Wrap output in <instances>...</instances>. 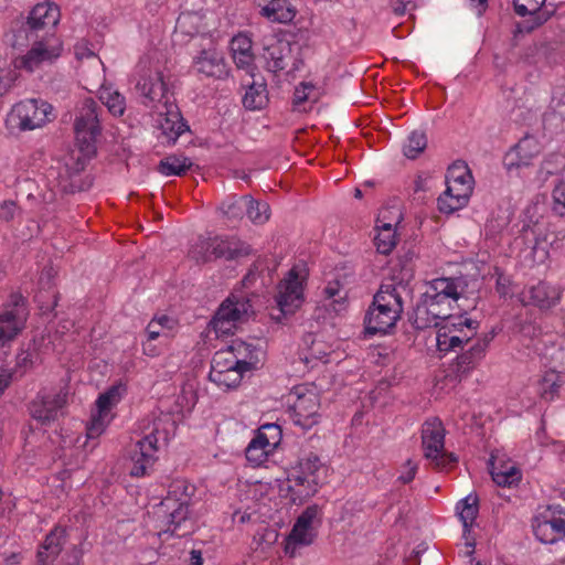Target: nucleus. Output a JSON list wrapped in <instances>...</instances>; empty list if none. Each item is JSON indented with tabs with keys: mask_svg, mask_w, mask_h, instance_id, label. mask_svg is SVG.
<instances>
[{
	"mask_svg": "<svg viewBox=\"0 0 565 565\" xmlns=\"http://www.w3.org/2000/svg\"><path fill=\"white\" fill-rule=\"evenodd\" d=\"M151 321H158L160 322V328L163 330V329H167V330H172L173 329V326L175 324V321L173 319H171L170 317L163 315L161 317H154Z\"/></svg>",
	"mask_w": 565,
	"mask_h": 565,
	"instance_id": "nucleus-64",
	"label": "nucleus"
},
{
	"mask_svg": "<svg viewBox=\"0 0 565 565\" xmlns=\"http://www.w3.org/2000/svg\"><path fill=\"white\" fill-rule=\"evenodd\" d=\"M66 543V530L55 526L41 544L36 558L40 565H54Z\"/></svg>",
	"mask_w": 565,
	"mask_h": 565,
	"instance_id": "nucleus-20",
	"label": "nucleus"
},
{
	"mask_svg": "<svg viewBox=\"0 0 565 565\" xmlns=\"http://www.w3.org/2000/svg\"><path fill=\"white\" fill-rule=\"evenodd\" d=\"M125 386L113 385L106 392L100 394L96 401V411L92 414L90 422L86 427L87 438H97L104 431L108 416L113 406H115L121 399Z\"/></svg>",
	"mask_w": 565,
	"mask_h": 565,
	"instance_id": "nucleus-10",
	"label": "nucleus"
},
{
	"mask_svg": "<svg viewBox=\"0 0 565 565\" xmlns=\"http://www.w3.org/2000/svg\"><path fill=\"white\" fill-rule=\"evenodd\" d=\"M550 109L551 113L548 115L556 116L561 120L565 119V90L562 88L555 90L550 104Z\"/></svg>",
	"mask_w": 565,
	"mask_h": 565,
	"instance_id": "nucleus-52",
	"label": "nucleus"
},
{
	"mask_svg": "<svg viewBox=\"0 0 565 565\" xmlns=\"http://www.w3.org/2000/svg\"><path fill=\"white\" fill-rule=\"evenodd\" d=\"M231 51L234 63L238 68L248 73L254 68L255 56L252 52V40L244 34L234 36L231 41Z\"/></svg>",
	"mask_w": 565,
	"mask_h": 565,
	"instance_id": "nucleus-23",
	"label": "nucleus"
},
{
	"mask_svg": "<svg viewBox=\"0 0 565 565\" xmlns=\"http://www.w3.org/2000/svg\"><path fill=\"white\" fill-rule=\"evenodd\" d=\"M12 117L21 130H34L54 119L53 106L42 99H26L14 105Z\"/></svg>",
	"mask_w": 565,
	"mask_h": 565,
	"instance_id": "nucleus-8",
	"label": "nucleus"
},
{
	"mask_svg": "<svg viewBox=\"0 0 565 565\" xmlns=\"http://www.w3.org/2000/svg\"><path fill=\"white\" fill-rule=\"evenodd\" d=\"M247 217L255 224H264L269 218V205L252 198V203L246 206Z\"/></svg>",
	"mask_w": 565,
	"mask_h": 565,
	"instance_id": "nucleus-46",
	"label": "nucleus"
},
{
	"mask_svg": "<svg viewBox=\"0 0 565 565\" xmlns=\"http://www.w3.org/2000/svg\"><path fill=\"white\" fill-rule=\"evenodd\" d=\"M248 203H252L250 195H243L239 198L233 196L222 203L221 210L228 221L236 223L246 215V206Z\"/></svg>",
	"mask_w": 565,
	"mask_h": 565,
	"instance_id": "nucleus-37",
	"label": "nucleus"
},
{
	"mask_svg": "<svg viewBox=\"0 0 565 565\" xmlns=\"http://www.w3.org/2000/svg\"><path fill=\"white\" fill-rule=\"evenodd\" d=\"M234 367H238V362L233 361L232 353L226 350L217 351L212 359L209 379L215 373H223Z\"/></svg>",
	"mask_w": 565,
	"mask_h": 565,
	"instance_id": "nucleus-44",
	"label": "nucleus"
},
{
	"mask_svg": "<svg viewBox=\"0 0 565 565\" xmlns=\"http://www.w3.org/2000/svg\"><path fill=\"white\" fill-rule=\"evenodd\" d=\"M192 161L186 157L168 156L160 160L157 170L163 175H183L192 167Z\"/></svg>",
	"mask_w": 565,
	"mask_h": 565,
	"instance_id": "nucleus-36",
	"label": "nucleus"
},
{
	"mask_svg": "<svg viewBox=\"0 0 565 565\" xmlns=\"http://www.w3.org/2000/svg\"><path fill=\"white\" fill-rule=\"evenodd\" d=\"M458 322L456 327L457 335L466 337L467 342H469L477 332L479 327V322L472 319H462V313L458 316Z\"/></svg>",
	"mask_w": 565,
	"mask_h": 565,
	"instance_id": "nucleus-50",
	"label": "nucleus"
},
{
	"mask_svg": "<svg viewBox=\"0 0 565 565\" xmlns=\"http://www.w3.org/2000/svg\"><path fill=\"white\" fill-rule=\"evenodd\" d=\"M529 292L531 303L541 309L552 308L561 298V291L546 282H540L531 287Z\"/></svg>",
	"mask_w": 565,
	"mask_h": 565,
	"instance_id": "nucleus-31",
	"label": "nucleus"
},
{
	"mask_svg": "<svg viewBox=\"0 0 565 565\" xmlns=\"http://www.w3.org/2000/svg\"><path fill=\"white\" fill-rule=\"evenodd\" d=\"M467 286L461 277L431 280L409 317L412 326L417 330L437 328L454 319L456 308L467 313V309L458 303L466 299Z\"/></svg>",
	"mask_w": 565,
	"mask_h": 565,
	"instance_id": "nucleus-1",
	"label": "nucleus"
},
{
	"mask_svg": "<svg viewBox=\"0 0 565 565\" xmlns=\"http://www.w3.org/2000/svg\"><path fill=\"white\" fill-rule=\"evenodd\" d=\"M136 88L149 102L163 103V106L171 103L168 96V86L159 71L150 72L147 76H143L137 83Z\"/></svg>",
	"mask_w": 565,
	"mask_h": 565,
	"instance_id": "nucleus-19",
	"label": "nucleus"
},
{
	"mask_svg": "<svg viewBox=\"0 0 565 565\" xmlns=\"http://www.w3.org/2000/svg\"><path fill=\"white\" fill-rule=\"evenodd\" d=\"M266 60L273 72L288 70L295 72L299 68L300 61L292 53V44L286 40H276L265 47Z\"/></svg>",
	"mask_w": 565,
	"mask_h": 565,
	"instance_id": "nucleus-14",
	"label": "nucleus"
},
{
	"mask_svg": "<svg viewBox=\"0 0 565 565\" xmlns=\"http://www.w3.org/2000/svg\"><path fill=\"white\" fill-rule=\"evenodd\" d=\"M60 20V9L53 3H38L30 12L26 22L39 32L45 26H54Z\"/></svg>",
	"mask_w": 565,
	"mask_h": 565,
	"instance_id": "nucleus-24",
	"label": "nucleus"
},
{
	"mask_svg": "<svg viewBox=\"0 0 565 565\" xmlns=\"http://www.w3.org/2000/svg\"><path fill=\"white\" fill-rule=\"evenodd\" d=\"M66 399L67 393L62 390L55 394L39 395L30 403V414L42 424H47L56 419L57 412L64 407Z\"/></svg>",
	"mask_w": 565,
	"mask_h": 565,
	"instance_id": "nucleus-13",
	"label": "nucleus"
},
{
	"mask_svg": "<svg viewBox=\"0 0 565 565\" xmlns=\"http://www.w3.org/2000/svg\"><path fill=\"white\" fill-rule=\"evenodd\" d=\"M439 458L443 462H439V460H437V459H430L431 463L438 469L448 468L458 461L457 456L452 452H446L445 448L443 449V451H440Z\"/></svg>",
	"mask_w": 565,
	"mask_h": 565,
	"instance_id": "nucleus-55",
	"label": "nucleus"
},
{
	"mask_svg": "<svg viewBox=\"0 0 565 565\" xmlns=\"http://www.w3.org/2000/svg\"><path fill=\"white\" fill-rule=\"evenodd\" d=\"M457 511L462 522L465 532H469L473 521L479 513V498L476 493H470L457 504Z\"/></svg>",
	"mask_w": 565,
	"mask_h": 565,
	"instance_id": "nucleus-34",
	"label": "nucleus"
},
{
	"mask_svg": "<svg viewBox=\"0 0 565 565\" xmlns=\"http://www.w3.org/2000/svg\"><path fill=\"white\" fill-rule=\"evenodd\" d=\"M244 372L246 370L242 367H234L223 373H215L210 380L218 386L236 387L241 383Z\"/></svg>",
	"mask_w": 565,
	"mask_h": 565,
	"instance_id": "nucleus-45",
	"label": "nucleus"
},
{
	"mask_svg": "<svg viewBox=\"0 0 565 565\" xmlns=\"http://www.w3.org/2000/svg\"><path fill=\"white\" fill-rule=\"evenodd\" d=\"M154 514L164 518V529L159 535L171 534L184 537L192 533L193 524L189 520V503L166 497L157 507Z\"/></svg>",
	"mask_w": 565,
	"mask_h": 565,
	"instance_id": "nucleus-6",
	"label": "nucleus"
},
{
	"mask_svg": "<svg viewBox=\"0 0 565 565\" xmlns=\"http://www.w3.org/2000/svg\"><path fill=\"white\" fill-rule=\"evenodd\" d=\"M260 13L271 22L289 23L295 19L297 8L292 0H270L262 8Z\"/></svg>",
	"mask_w": 565,
	"mask_h": 565,
	"instance_id": "nucleus-28",
	"label": "nucleus"
},
{
	"mask_svg": "<svg viewBox=\"0 0 565 565\" xmlns=\"http://www.w3.org/2000/svg\"><path fill=\"white\" fill-rule=\"evenodd\" d=\"M489 470L492 477V480L499 487H511L516 484L522 477L521 470L516 466H507L505 470H502L498 466V457L491 455L489 460Z\"/></svg>",
	"mask_w": 565,
	"mask_h": 565,
	"instance_id": "nucleus-32",
	"label": "nucleus"
},
{
	"mask_svg": "<svg viewBox=\"0 0 565 565\" xmlns=\"http://www.w3.org/2000/svg\"><path fill=\"white\" fill-rule=\"evenodd\" d=\"M157 444L158 437L156 428L134 445L130 450V459L132 461L130 475L132 477H143L148 473V469L153 466L157 459Z\"/></svg>",
	"mask_w": 565,
	"mask_h": 565,
	"instance_id": "nucleus-11",
	"label": "nucleus"
},
{
	"mask_svg": "<svg viewBox=\"0 0 565 565\" xmlns=\"http://www.w3.org/2000/svg\"><path fill=\"white\" fill-rule=\"evenodd\" d=\"M38 31L34 26L30 25L26 21L21 23V25L14 31L11 40V45L14 49L23 50L31 42L38 43Z\"/></svg>",
	"mask_w": 565,
	"mask_h": 565,
	"instance_id": "nucleus-40",
	"label": "nucleus"
},
{
	"mask_svg": "<svg viewBox=\"0 0 565 565\" xmlns=\"http://www.w3.org/2000/svg\"><path fill=\"white\" fill-rule=\"evenodd\" d=\"M553 210L561 216L565 215V182H561L553 190Z\"/></svg>",
	"mask_w": 565,
	"mask_h": 565,
	"instance_id": "nucleus-53",
	"label": "nucleus"
},
{
	"mask_svg": "<svg viewBox=\"0 0 565 565\" xmlns=\"http://www.w3.org/2000/svg\"><path fill=\"white\" fill-rule=\"evenodd\" d=\"M198 70L209 76H213L215 74L214 67H218L217 64H214L213 61L207 58H200L198 62Z\"/></svg>",
	"mask_w": 565,
	"mask_h": 565,
	"instance_id": "nucleus-58",
	"label": "nucleus"
},
{
	"mask_svg": "<svg viewBox=\"0 0 565 565\" xmlns=\"http://www.w3.org/2000/svg\"><path fill=\"white\" fill-rule=\"evenodd\" d=\"M252 313L249 299L228 297L220 306L210 324L217 335L232 334L236 323L246 321Z\"/></svg>",
	"mask_w": 565,
	"mask_h": 565,
	"instance_id": "nucleus-7",
	"label": "nucleus"
},
{
	"mask_svg": "<svg viewBox=\"0 0 565 565\" xmlns=\"http://www.w3.org/2000/svg\"><path fill=\"white\" fill-rule=\"evenodd\" d=\"M540 153V145L534 137L522 138L504 157L505 166L511 169L513 167H526L532 159Z\"/></svg>",
	"mask_w": 565,
	"mask_h": 565,
	"instance_id": "nucleus-21",
	"label": "nucleus"
},
{
	"mask_svg": "<svg viewBox=\"0 0 565 565\" xmlns=\"http://www.w3.org/2000/svg\"><path fill=\"white\" fill-rule=\"evenodd\" d=\"M509 287H510L509 278H507L503 275H499V277L497 279V285H495L497 292L500 296L505 297L509 294V290H510Z\"/></svg>",
	"mask_w": 565,
	"mask_h": 565,
	"instance_id": "nucleus-59",
	"label": "nucleus"
},
{
	"mask_svg": "<svg viewBox=\"0 0 565 565\" xmlns=\"http://www.w3.org/2000/svg\"><path fill=\"white\" fill-rule=\"evenodd\" d=\"M300 473L308 475L311 479L318 478V472L322 469L320 459L316 455H309L299 462Z\"/></svg>",
	"mask_w": 565,
	"mask_h": 565,
	"instance_id": "nucleus-51",
	"label": "nucleus"
},
{
	"mask_svg": "<svg viewBox=\"0 0 565 565\" xmlns=\"http://www.w3.org/2000/svg\"><path fill=\"white\" fill-rule=\"evenodd\" d=\"M377 234L374 237V244L379 253L388 255L396 245V232L390 223H382L377 220Z\"/></svg>",
	"mask_w": 565,
	"mask_h": 565,
	"instance_id": "nucleus-35",
	"label": "nucleus"
},
{
	"mask_svg": "<svg viewBox=\"0 0 565 565\" xmlns=\"http://www.w3.org/2000/svg\"><path fill=\"white\" fill-rule=\"evenodd\" d=\"M23 297L18 294L11 296V302L14 309L7 310L0 315V343L3 345L6 342L11 341L21 330V321L24 309Z\"/></svg>",
	"mask_w": 565,
	"mask_h": 565,
	"instance_id": "nucleus-17",
	"label": "nucleus"
},
{
	"mask_svg": "<svg viewBox=\"0 0 565 565\" xmlns=\"http://www.w3.org/2000/svg\"><path fill=\"white\" fill-rule=\"evenodd\" d=\"M212 237H199L198 241L191 246L189 256L196 263H207L212 260Z\"/></svg>",
	"mask_w": 565,
	"mask_h": 565,
	"instance_id": "nucleus-43",
	"label": "nucleus"
},
{
	"mask_svg": "<svg viewBox=\"0 0 565 565\" xmlns=\"http://www.w3.org/2000/svg\"><path fill=\"white\" fill-rule=\"evenodd\" d=\"M58 55V52L54 53L53 51H49L44 47L42 42H38L25 55L15 60V66L32 72L42 62L51 61Z\"/></svg>",
	"mask_w": 565,
	"mask_h": 565,
	"instance_id": "nucleus-30",
	"label": "nucleus"
},
{
	"mask_svg": "<svg viewBox=\"0 0 565 565\" xmlns=\"http://www.w3.org/2000/svg\"><path fill=\"white\" fill-rule=\"evenodd\" d=\"M427 147V137L423 130H414L404 145V154L409 159H416Z\"/></svg>",
	"mask_w": 565,
	"mask_h": 565,
	"instance_id": "nucleus-42",
	"label": "nucleus"
},
{
	"mask_svg": "<svg viewBox=\"0 0 565 565\" xmlns=\"http://www.w3.org/2000/svg\"><path fill=\"white\" fill-rule=\"evenodd\" d=\"M493 339V335H486L483 339H478L466 352L459 355L451 364V372L457 377L466 375L469 371L476 367L479 361L484 356L486 350Z\"/></svg>",
	"mask_w": 565,
	"mask_h": 565,
	"instance_id": "nucleus-18",
	"label": "nucleus"
},
{
	"mask_svg": "<svg viewBox=\"0 0 565 565\" xmlns=\"http://www.w3.org/2000/svg\"><path fill=\"white\" fill-rule=\"evenodd\" d=\"M422 445L425 458L443 462L439 457L445 446V428L439 418L434 417L423 424Z\"/></svg>",
	"mask_w": 565,
	"mask_h": 565,
	"instance_id": "nucleus-16",
	"label": "nucleus"
},
{
	"mask_svg": "<svg viewBox=\"0 0 565 565\" xmlns=\"http://www.w3.org/2000/svg\"><path fill=\"white\" fill-rule=\"evenodd\" d=\"M99 111H102V107L98 106L97 102L93 98L84 99L74 124L78 156L76 158L72 156L70 161L50 169V175H53L55 171L57 172L58 185L66 193L83 190L72 179L85 169L88 160L96 153V139L102 131Z\"/></svg>",
	"mask_w": 565,
	"mask_h": 565,
	"instance_id": "nucleus-2",
	"label": "nucleus"
},
{
	"mask_svg": "<svg viewBox=\"0 0 565 565\" xmlns=\"http://www.w3.org/2000/svg\"><path fill=\"white\" fill-rule=\"evenodd\" d=\"M563 384V376L554 371H547L540 381V394L545 401H552L557 394Z\"/></svg>",
	"mask_w": 565,
	"mask_h": 565,
	"instance_id": "nucleus-38",
	"label": "nucleus"
},
{
	"mask_svg": "<svg viewBox=\"0 0 565 565\" xmlns=\"http://www.w3.org/2000/svg\"><path fill=\"white\" fill-rule=\"evenodd\" d=\"M456 327L457 323L451 321L437 327V348L439 351L454 350L467 343L466 337L457 335Z\"/></svg>",
	"mask_w": 565,
	"mask_h": 565,
	"instance_id": "nucleus-33",
	"label": "nucleus"
},
{
	"mask_svg": "<svg viewBox=\"0 0 565 565\" xmlns=\"http://www.w3.org/2000/svg\"><path fill=\"white\" fill-rule=\"evenodd\" d=\"M305 276L300 275L297 266H294L286 277L277 286L275 301L277 307L271 309L270 317L277 322L291 316L303 302Z\"/></svg>",
	"mask_w": 565,
	"mask_h": 565,
	"instance_id": "nucleus-5",
	"label": "nucleus"
},
{
	"mask_svg": "<svg viewBox=\"0 0 565 565\" xmlns=\"http://www.w3.org/2000/svg\"><path fill=\"white\" fill-rule=\"evenodd\" d=\"M312 88H313L312 85H309L306 83H302L299 87H296L295 94H294V104L296 106H298V105L305 103L309 98V95L307 94V89H312Z\"/></svg>",
	"mask_w": 565,
	"mask_h": 565,
	"instance_id": "nucleus-56",
	"label": "nucleus"
},
{
	"mask_svg": "<svg viewBox=\"0 0 565 565\" xmlns=\"http://www.w3.org/2000/svg\"><path fill=\"white\" fill-rule=\"evenodd\" d=\"M535 536L545 544H553L565 536V520L544 519L534 526Z\"/></svg>",
	"mask_w": 565,
	"mask_h": 565,
	"instance_id": "nucleus-29",
	"label": "nucleus"
},
{
	"mask_svg": "<svg viewBox=\"0 0 565 565\" xmlns=\"http://www.w3.org/2000/svg\"><path fill=\"white\" fill-rule=\"evenodd\" d=\"M166 107V117L161 121L160 127L162 134L167 137L168 142L174 143L177 139L189 129L188 125L183 121V118L178 110V107L170 103Z\"/></svg>",
	"mask_w": 565,
	"mask_h": 565,
	"instance_id": "nucleus-25",
	"label": "nucleus"
},
{
	"mask_svg": "<svg viewBox=\"0 0 565 565\" xmlns=\"http://www.w3.org/2000/svg\"><path fill=\"white\" fill-rule=\"evenodd\" d=\"M267 103V90L266 85L260 83H252L248 86L244 97L243 104L247 109H260Z\"/></svg>",
	"mask_w": 565,
	"mask_h": 565,
	"instance_id": "nucleus-39",
	"label": "nucleus"
},
{
	"mask_svg": "<svg viewBox=\"0 0 565 565\" xmlns=\"http://www.w3.org/2000/svg\"><path fill=\"white\" fill-rule=\"evenodd\" d=\"M319 513L320 508L317 504L309 505L302 511V513L298 516L296 522H298L299 527H315V523H320Z\"/></svg>",
	"mask_w": 565,
	"mask_h": 565,
	"instance_id": "nucleus-49",
	"label": "nucleus"
},
{
	"mask_svg": "<svg viewBox=\"0 0 565 565\" xmlns=\"http://www.w3.org/2000/svg\"><path fill=\"white\" fill-rule=\"evenodd\" d=\"M446 183V191L438 198V209L450 214L468 202L472 192L471 172L466 164L456 162L448 168Z\"/></svg>",
	"mask_w": 565,
	"mask_h": 565,
	"instance_id": "nucleus-4",
	"label": "nucleus"
},
{
	"mask_svg": "<svg viewBox=\"0 0 565 565\" xmlns=\"http://www.w3.org/2000/svg\"><path fill=\"white\" fill-rule=\"evenodd\" d=\"M405 468L406 471L403 472L398 478V480L404 484L409 483L415 478V475L417 472V465L414 463L412 460H407L405 463Z\"/></svg>",
	"mask_w": 565,
	"mask_h": 565,
	"instance_id": "nucleus-57",
	"label": "nucleus"
},
{
	"mask_svg": "<svg viewBox=\"0 0 565 565\" xmlns=\"http://www.w3.org/2000/svg\"><path fill=\"white\" fill-rule=\"evenodd\" d=\"M146 331H147L149 341L157 339L158 337H160V334L162 332V329L160 328V322L150 321L147 326Z\"/></svg>",
	"mask_w": 565,
	"mask_h": 565,
	"instance_id": "nucleus-60",
	"label": "nucleus"
},
{
	"mask_svg": "<svg viewBox=\"0 0 565 565\" xmlns=\"http://www.w3.org/2000/svg\"><path fill=\"white\" fill-rule=\"evenodd\" d=\"M194 492V487L189 484L185 480H174L168 491L167 497H172L178 501H185L189 503L191 495Z\"/></svg>",
	"mask_w": 565,
	"mask_h": 565,
	"instance_id": "nucleus-47",
	"label": "nucleus"
},
{
	"mask_svg": "<svg viewBox=\"0 0 565 565\" xmlns=\"http://www.w3.org/2000/svg\"><path fill=\"white\" fill-rule=\"evenodd\" d=\"M12 374L8 372V370L0 367V395L4 392V390L9 386L11 382Z\"/></svg>",
	"mask_w": 565,
	"mask_h": 565,
	"instance_id": "nucleus-62",
	"label": "nucleus"
},
{
	"mask_svg": "<svg viewBox=\"0 0 565 565\" xmlns=\"http://www.w3.org/2000/svg\"><path fill=\"white\" fill-rule=\"evenodd\" d=\"M213 249L211 250L212 259L225 258L227 260L238 259L252 253V248L244 242L231 238L212 237Z\"/></svg>",
	"mask_w": 565,
	"mask_h": 565,
	"instance_id": "nucleus-22",
	"label": "nucleus"
},
{
	"mask_svg": "<svg viewBox=\"0 0 565 565\" xmlns=\"http://www.w3.org/2000/svg\"><path fill=\"white\" fill-rule=\"evenodd\" d=\"M323 292L328 299H333L337 296H339L340 300L344 299V297L340 296V288L338 282L327 286Z\"/></svg>",
	"mask_w": 565,
	"mask_h": 565,
	"instance_id": "nucleus-63",
	"label": "nucleus"
},
{
	"mask_svg": "<svg viewBox=\"0 0 565 565\" xmlns=\"http://www.w3.org/2000/svg\"><path fill=\"white\" fill-rule=\"evenodd\" d=\"M319 398L315 393L298 395L291 407L292 422L302 429H310L319 422Z\"/></svg>",
	"mask_w": 565,
	"mask_h": 565,
	"instance_id": "nucleus-15",
	"label": "nucleus"
},
{
	"mask_svg": "<svg viewBox=\"0 0 565 565\" xmlns=\"http://www.w3.org/2000/svg\"><path fill=\"white\" fill-rule=\"evenodd\" d=\"M295 486L296 487H302V489H298L296 491L297 495L299 498H308L313 495L319 486V478H310L308 475H299L295 479Z\"/></svg>",
	"mask_w": 565,
	"mask_h": 565,
	"instance_id": "nucleus-48",
	"label": "nucleus"
},
{
	"mask_svg": "<svg viewBox=\"0 0 565 565\" xmlns=\"http://www.w3.org/2000/svg\"><path fill=\"white\" fill-rule=\"evenodd\" d=\"M32 364L31 354L21 352L17 355V367L26 370Z\"/></svg>",
	"mask_w": 565,
	"mask_h": 565,
	"instance_id": "nucleus-61",
	"label": "nucleus"
},
{
	"mask_svg": "<svg viewBox=\"0 0 565 565\" xmlns=\"http://www.w3.org/2000/svg\"><path fill=\"white\" fill-rule=\"evenodd\" d=\"M280 436L281 430L278 425H263L245 450L247 461L254 467H258L265 462L268 456L277 447Z\"/></svg>",
	"mask_w": 565,
	"mask_h": 565,
	"instance_id": "nucleus-9",
	"label": "nucleus"
},
{
	"mask_svg": "<svg viewBox=\"0 0 565 565\" xmlns=\"http://www.w3.org/2000/svg\"><path fill=\"white\" fill-rule=\"evenodd\" d=\"M545 1L546 0H513V7L516 14L521 17H531L529 20L516 24L514 31L515 38L519 34L531 33L547 21L548 15L541 10Z\"/></svg>",
	"mask_w": 565,
	"mask_h": 565,
	"instance_id": "nucleus-12",
	"label": "nucleus"
},
{
	"mask_svg": "<svg viewBox=\"0 0 565 565\" xmlns=\"http://www.w3.org/2000/svg\"><path fill=\"white\" fill-rule=\"evenodd\" d=\"M99 99L114 116L124 115L126 109L125 97L118 92H111L109 88H104L99 93Z\"/></svg>",
	"mask_w": 565,
	"mask_h": 565,
	"instance_id": "nucleus-41",
	"label": "nucleus"
},
{
	"mask_svg": "<svg viewBox=\"0 0 565 565\" xmlns=\"http://www.w3.org/2000/svg\"><path fill=\"white\" fill-rule=\"evenodd\" d=\"M402 284H383L374 295L364 317V335L387 334L403 312Z\"/></svg>",
	"mask_w": 565,
	"mask_h": 565,
	"instance_id": "nucleus-3",
	"label": "nucleus"
},
{
	"mask_svg": "<svg viewBox=\"0 0 565 565\" xmlns=\"http://www.w3.org/2000/svg\"><path fill=\"white\" fill-rule=\"evenodd\" d=\"M226 351L233 355V361L238 362V367L246 371L255 369L258 360V349L242 340H233L231 345L227 347Z\"/></svg>",
	"mask_w": 565,
	"mask_h": 565,
	"instance_id": "nucleus-26",
	"label": "nucleus"
},
{
	"mask_svg": "<svg viewBox=\"0 0 565 565\" xmlns=\"http://www.w3.org/2000/svg\"><path fill=\"white\" fill-rule=\"evenodd\" d=\"M316 537L317 532L315 527H299L298 522H295L289 535L286 537L285 554L295 557L298 548L311 545Z\"/></svg>",
	"mask_w": 565,
	"mask_h": 565,
	"instance_id": "nucleus-27",
	"label": "nucleus"
},
{
	"mask_svg": "<svg viewBox=\"0 0 565 565\" xmlns=\"http://www.w3.org/2000/svg\"><path fill=\"white\" fill-rule=\"evenodd\" d=\"M18 211V206L13 201H4L0 204V220L4 222H11L15 213Z\"/></svg>",
	"mask_w": 565,
	"mask_h": 565,
	"instance_id": "nucleus-54",
	"label": "nucleus"
}]
</instances>
